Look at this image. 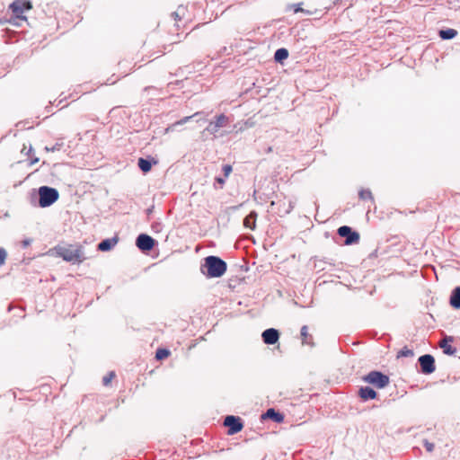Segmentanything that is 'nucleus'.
<instances>
[{
  "mask_svg": "<svg viewBox=\"0 0 460 460\" xmlns=\"http://www.w3.org/2000/svg\"><path fill=\"white\" fill-rule=\"evenodd\" d=\"M226 261L219 257L210 255L205 258L200 271L208 278H219L226 273Z\"/></svg>",
  "mask_w": 460,
  "mask_h": 460,
  "instance_id": "1",
  "label": "nucleus"
},
{
  "mask_svg": "<svg viewBox=\"0 0 460 460\" xmlns=\"http://www.w3.org/2000/svg\"><path fill=\"white\" fill-rule=\"evenodd\" d=\"M59 257L72 264H79L86 259L83 246L77 244L59 248Z\"/></svg>",
  "mask_w": 460,
  "mask_h": 460,
  "instance_id": "2",
  "label": "nucleus"
},
{
  "mask_svg": "<svg viewBox=\"0 0 460 460\" xmlns=\"http://www.w3.org/2000/svg\"><path fill=\"white\" fill-rule=\"evenodd\" d=\"M32 9V4L29 0H14L10 5L9 10L13 13L14 19L21 21H26L27 18L24 15L26 11Z\"/></svg>",
  "mask_w": 460,
  "mask_h": 460,
  "instance_id": "3",
  "label": "nucleus"
},
{
  "mask_svg": "<svg viewBox=\"0 0 460 460\" xmlns=\"http://www.w3.org/2000/svg\"><path fill=\"white\" fill-rule=\"evenodd\" d=\"M362 380L367 384L373 385L378 389L385 388L390 382L388 376L376 370L370 371L367 375L364 376Z\"/></svg>",
  "mask_w": 460,
  "mask_h": 460,
  "instance_id": "4",
  "label": "nucleus"
},
{
  "mask_svg": "<svg viewBox=\"0 0 460 460\" xmlns=\"http://www.w3.org/2000/svg\"><path fill=\"white\" fill-rule=\"evenodd\" d=\"M40 206L42 208L50 206L58 199V190L53 188L42 186L39 189Z\"/></svg>",
  "mask_w": 460,
  "mask_h": 460,
  "instance_id": "5",
  "label": "nucleus"
},
{
  "mask_svg": "<svg viewBox=\"0 0 460 460\" xmlns=\"http://www.w3.org/2000/svg\"><path fill=\"white\" fill-rule=\"evenodd\" d=\"M229 122L230 120L227 116H226L225 114H220L218 116H216L215 120H212L208 123V125L205 128V131L208 132L211 135L216 136L219 128L226 127L229 124Z\"/></svg>",
  "mask_w": 460,
  "mask_h": 460,
  "instance_id": "6",
  "label": "nucleus"
},
{
  "mask_svg": "<svg viewBox=\"0 0 460 460\" xmlns=\"http://www.w3.org/2000/svg\"><path fill=\"white\" fill-rule=\"evenodd\" d=\"M338 234L346 238L345 244L347 245L357 243L359 241L358 233L352 231L351 227L348 226H342L339 227Z\"/></svg>",
  "mask_w": 460,
  "mask_h": 460,
  "instance_id": "7",
  "label": "nucleus"
},
{
  "mask_svg": "<svg viewBox=\"0 0 460 460\" xmlns=\"http://www.w3.org/2000/svg\"><path fill=\"white\" fill-rule=\"evenodd\" d=\"M224 425L228 428L229 435L238 433L243 427L241 419L233 415H228L225 418Z\"/></svg>",
  "mask_w": 460,
  "mask_h": 460,
  "instance_id": "8",
  "label": "nucleus"
},
{
  "mask_svg": "<svg viewBox=\"0 0 460 460\" xmlns=\"http://www.w3.org/2000/svg\"><path fill=\"white\" fill-rule=\"evenodd\" d=\"M418 361L420 366V370L423 374L429 375L435 371V359L433 356L429 354L422 355L419 358Z\"/></svg>",
  "mask_w": 460,
  "mask_h": 460,
  "instance_id": "9",
  "label": "nucleus"
},
{
  "mask_svg": "<svg viewBox=\"0 0 460 460\" xmlns=\"http://www.w3.org/2000/svg\"><path fill=\"white\" fill-rule=\"evenodd\" d=\"M155 240L146 234H139L136 240L137 247L143 252L151 251L155 246Z\"/></svg>",
  "mask_w": 460,
  "mask_h": 460,
  "instance_id": "10",
  "label": "nucleus"
},
{
  "mask_svg": "<svg viewBox=\"0 0 460 460\" xmlns=\"http://www.w3.org/2000/svg\"><path fill=\"white\" fill-rule=\"evenodd\" d=\"M262 341L267 345H273L279 339V332L274 328H269L261 333Z\"/></svg>",
  "mask_w": 460,
  "mask_h": 460,
  "instance_id": "11",
  "label": "nucleus"
},
{
  "mask_svg": "<svg viewBox=\"0 0 460 460\" xmlns=\"http://www.w3.org/2000/svg\"><path fill=\"white\" fill-rule=\"evenodd\" d=\"M358 395L363 401H367L376 398L377 394L373 388L365 386L358 390Z\"/></svg>",
  "mask_w": 460,
  "mask_h": 460,
  "instance_id": "12",
  "label": "nucleus"
},
{
  "mask_svg": "<svg viewBox=\"0 0 460 460\" xmlns=\"http://www.w3.org/2000/svg\"><path fill=\"white\" fill-rule=\"evenodd\" d=\"M117 243L118 239L116 237L104 239L98 244V249L102 252H107L113 248Z\"/></svg>",
  "mask_w": 460,
  "mask_h": 460,
  "instance_id": "13",
  "label": "nucleus"
},
{
  "mask_svg": "<svg viewBox=\"0 0 460 460\" xmlns=\"http://www.w3.org/2000/svg\"><path fill=\"white\" fill-rule=\"evenodd\" d=\"M256 218L257 213L255 211H252L244 219L243 226L246 228H250L251 230L255 229L256 226Z\"/></svg>",
  "mask_w": 460,
  "mask_h": 460,
  "instance_id": "14",
  "label": "nucleus"
},
{
  "mask_svg": "<svg viewBox=\"0 0 460 460\" xmlns=\"http://www.w3.org/2000/svg\"><path fill=\"white\" fill-rule=\"evenodd\" d=\"M202 114H204L203 111H198V112H195L191 116H186V117L182 118L181 119L172 124L166 130L167 131L170 129L173 130L177 126L183 125V124L187 123L188 121H190L191 119L199 117Z\"/></svg>",
  "mask_w": 460,
  "mask_h": 460,
  "instance_id": "15",
  "label": "nucleus"
},
{
  "mask_svg": "<svg viewBox=\"0 0 460 460\" xmlns=\"http://www.w3.org/2000/svg\"><path fill=\"white\" fill-rule=\"evenodd\" d=\"M450 305L456 309L460 308V287H456L450 296Z\"/></svg>",
  "mask_w": 460,
  "mask_h": 460,
  "instance_id": "16",
  "label": "nucleus"
},
{
  "mask_svg": "<svg viewBox=\"0 0 460 460\" xmlns=\"http://www.w3.org/2000/svg\"><path fill=\"white\" fill-rule=\"evenodd\" d=\"M265 417L274 420L276 422H281L283 421V415L278 411H276L274 409L270 408L267 410L265 413Z\"/></svg>",
  "mask_w": 460,
  "mask_h": 460,
  "instance_id": "17",
  "label": "nucleus"
},
{
  "mask_svg": "<svg viewBox=\"0 0 460 460\" xmlns=\"http://www.w3.org/2000/svg\"><path fill=\"white\" fill-rule=\"evenodd\" d=\"M457 35V31L454 29H447L439 31V37L442 40H451Z\"/></svg>",
  "mask_w": 460,
  "mask_h": 460,
  "instance_id": "18",
  "label": "nucleus"
},
{
  "mask_svg": "<svg viewBox=\"0 0 460 460\" xmlns=\"http://www.w3.org/2000/svg\"><path fill=\"white\" fill-rule=\"evenodd\" d=\"M137 165L143 172H148L152 168L151 161L145 158H139Z\"/></svg>",
  "mask_w": 460,
  "mask_h": 460,
  "instance_id": "19",
  "label": "nucleus"
},
{
  "mask_svg": "<svg viewBox=\"0 0 460 460\" xmlns=\"http://www.w3.org/2000/svg\"><path fill=\"white\" fill-rule=\"evenodd\" d=\"M288 57V51L286 49H279L276 50L274 54V58L277 62H282L287 59Z\"/></svg>",
  "mask_w": 460,
  "mask_h": 460,
  "instance_id": "20",
  "label": "nucleus"
},
{
  "mask_svg": "<svg viewBox=\"0 0 460 460\" xmlns=\"http://www.w3.org/2000/svg\"><path fill=\"white\" fill-rule=\"evenodd\" d=\"M301 336L303 344L312 345V336L308 333L307 326L304 325L301 328Z\"/></svg>",
  "mask_w": 460,
  "mask_h": 460,
  "instance_id": "21",
  "label": "nucleus"
},
{
  "mask_svg": "<svg viewBox=\"0 0 460 460\" xmlns=\"http://www.w3.org/2000/svg\"><path fill=\"white\" fill-rule=\"evenodd\" d=\"M440 347L443 349L445 354L454 355L456 352V349L448 344L446 340L440 342Z\"/></svg>",
  "mask_w": 460,
  "mask_h": 460,
  "instance_id": "22",
  "label": "nucleus"
},
{
  "mask_svg": "<svg viewBox=\"0 0 460 460\" xmlns=\"http://www.w3.org/2000/svg\"><path fill=\"white\" fill-rule=\"evenodd\" d=\"M358 196H359V199H363V200L369 199V200L373 201V199H374L372 192L370 191V190H367V189L360 190L358 192Z\"/></svg>",
  "mask_w": 460,
  "mask_h": 460,
  "instance_id": "23",
  "label": "nucleus"
},
{
  "mask_svg": "<svg viewBox=\"0 0 460 460\" xmlns=\"http://www.w3.org/2000/svg\"><path fill=\"white\" fill-rule=\"evenodd\" d=\"M170 355V351L166 349H158L155 353V358L157 359H164Z\"/></svg>",
  "mask_w": 460,
  "mask_h": 460,
  "instance_id": "24",
  "label": "nucleus"
},
{
  "mask_svg": "<svg viewBox=\"0 0 460 460\" xmlns=\"http://www.w3.org/2000/svg\"><path fill=\"white\" fill-rule=\"evenodd\" d=\"M115 377V373L113 371L109 372L105 376L102 378V384L103 385H108L111 380Z\"/></svg>",
  "mask_w": 460,
  "mask_h": 460,
  "instance_id": "25",
  "label": "nucleus"
},
{
  "mask_svg": "<svg viewBox=\"0 0 460 460\" xmlns=\"http://www.w3.org/2000/svg\"><path fill=\"white\" fill-rule=\"evenodd\" d=\"M7 252L4 248H0V267L4 264Z\"/></svg>",
  "mask_w": 460,
  "mask_h": 460,
  "instance_id": "26",
  "label": "nucleus"
},
{
  "mask_svg": "<svg viewBox=\"0 0 460 460\" xmlns=\"http://www.w3.org/2000/svg\"><path fill=\"white\" fill-rule=\"evenodd\" d=\"M232 166L230 164H225L222 168L224 176L227 178L229 174L232 172Z\"/></svg>",
  "mask_w": 460,
  "mask_h": 460,
  "instance_id": "27",
  "label": "nucleus"
},
{
  "mask_svg": "<svg viewBox=\"0 0 460 460\" xmlns=\"http://www.w3.org/2000/svg\"><path fill=\"white\" fill-rule=\"evenodd\" d=\"M399 355L403 357H411L413 355V352L411 349H404L399 352Z\"/></svg>",
  "mask_w": 460,
  "mask_h": 460,
  "instance_id": "28",
  "label": "nucleus"
},
{
  "mask_svg": "<svg viewBox=\"0 0 460 460\" xmlns=\"http://www.w3.org/2000/svg\"><path fill=\"white\" fill-rule=\"evenodd\" d=\"M424 447L428 452H432L434 449V444L431 442H429L428 440L424 441Z\"/></svg>",
  "mask_w": 460,
  "mask_h": 460,
  "instance_id": "29",
  "label": "nucleus"
},
{
  "mask_svg": "<svg viewBox=\"0 0 460 460\" xmlns=\"http://www.w3.org/2000/svg\"><path fill=\"white\" fill-rule=\"evenodd\" d=\"M177 13L180 14V16L182 18L185 15L186 8L182 5L178 6L176 9Z\"/></svg>",
  "mask_w": 460,
  "mask_h": 460,
  "instance_id": "30",
  "label": "nucleus"
},
{
  "mask_svg": "<svg viewBox=\"0 0 460 460\" xmlns=\"http://www.w3.org/2000/svg\"><path fill=\"white\" fill-rule=\"evenodd\" d=\"M172 16L173 17V19L178 22V21H181V17L180 16V14L177 13V11L173 12L172 13Z\"/></svg>",
  "mask_w": 460,
  "mask_h": 460,
  "instance_id": "31",
  "label": "nucleus"
},
{
  "mask_svg": "<svg viewBox=\"0 0 460 460\" xmlns=\"http://www.w3.org/2000/svg\"><path fill=\"white\" fill-rule=\"evenodd\" d=\"M216 181H217V183H219L221 186H223V185L225 184V181H225V179H224V178L217 177V178H216Z\"/></svg>",
  "mask_w": 460,
  "mask_h": 460,
  "instance_id": "32",
  "label": "nucleus"
},
{
  "mask_svg": "<svg viewBox=\"0 0 460 460\" xmlns=\"http://www.w3.org/2000/svg\"><path fill=\"white\" fill-rule=\"evenodd\" d=\"M37 162H38V159L36 158V159H34V160H31V161L30 162V164H35V163H37Z\"/></svg>",
  "mask_w": 460,
  "mask_h": 460,
  "instance_id": "33",
  "label": "nucleus"
},
{
  "mask_svg": "<svg viewBox=\"0 0 460 460\" xmlns=\"http://www.w3.org/2000/svg\"><path fill=\"white\" fill-rule=\"evenodd\" d=\"M300 10H301V8L296 7V9L295 10V12L296 13V12H298V11H300Z\"/></svg>",
  "mask_w": 460,
  "mask_h": 460,
  "instance_id": "34",
  "label": "nucleus"
}]
</instances>
